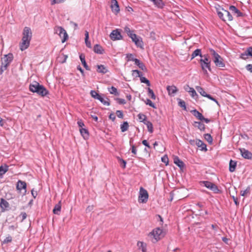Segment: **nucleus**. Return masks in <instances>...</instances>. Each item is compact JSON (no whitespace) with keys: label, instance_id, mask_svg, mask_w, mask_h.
Here are the masks:
<instances>
[{"label":"nucleus","instance_id":"e2e57ef3","mask_svg":"<svg viewBox=\"0 0 252 252\" xmlns=\"http://www.w3.org/2000/svg\"><path fill=\"white\" fill-rule=\"evenodd\" d=\"M246 68L248 71H250L251 73H252V64H247L246 66Z\"/></svg>","mask_w":252,"mask_h":252},{"label":"nucleus","instance_id":"69168bd1","mask_svg":"<svg viewBox=\"0 0 252 252\" xmlns=\"http://www.w3.org/2000/svg\"><path fill=\"white\" fill-rule=\"evenodd\" d=\"M20 216L22 217V220H25L27 218V214L25 213V212H22L20 214Z\"/></svg>","mask_w":252,"mask_h":252},{"label":"nucleus","instance_id":"2eb2a0df","mask_svg":"<svg viewBox=\"0 0 252 252\" xmlns=\"http://www.w3.org/2000/svg\"><path fill=\"white\" fill-rule=\"evenodd\" d=\"M240 150L241 155L244 158L248 159L252 158V153L251 152L244 148L240 149Z\"/></svg>","mask_w":252,"mask_h":252},{"label":"nucleus","instance_id":"13d9d810","mask_svg":"<svg viewBox=\"0 0 252 252\" xmlns=\"http://www.w3.org/2000/svg\"><path fill=\"white\" fill-rule=\"evenodd\" d=\"M138 66L142 70L147 71V68L143 63H141Z\"/></svg>","mask_w":252,"mask_h":252},{"label":"nucleus","instance_id":"09e8293b","mask_svg":"<svg viewBox=\"0 0 252 252\" xmlns=\"http://www.w3.org/2000/svg\"><path fill=\"white\" fill-rule=\"evenodd\" d=\"M178 104L181 107L183 108L184 109H185V110L186 109V103L184 100H182L181 99H179V102H178Z\"/></svg>","mask_w":252,"mask_h":252},{"label":"nucleus","instance_id":"c9c22d12","mask_svg":"<svg viewBox=\"0 0 252 252\" xmlns=\"http://www.w3.org/2000/svg\"><path fill=\"white\" fill-rule=\"evenodd\" d=\"M98 100H99L104 105L107 106L110 105L109 99L108 98H106V99H105L101 95H100V96L98 97Z\"/></svg>","mask_w":252,"mask_h":252},{"label":"nucleus","instance_id":"de8ad7c7","mask_svg":"<svg viewBox=\"0 0 252 252\" xmlns=\"http://www.w3.org/2000/svg\"><path fill=\"white\" fill-rule=\"evenodd\" d=\"M91 96L95 99H98V97L100 96V94L96 93L95 91H91L90 92Z\"/></svg>","mask_w":252,"mask_h":252},{"label":"nucleus","instance_id":"c756f323","mask_svg":"<svg viewBox=\"0 0 252 252\" xmlns=\"http://www.w3.org/2000/svg\"><path fill=\"white\" fill-rule=\"evenodd\" d=\"M151 1H152L154 4L158 8H162L164 5V3L163 2L162 0H149Z\"/></svg>","mask_w":252,"mask_h":252},{"label":"nucleus","instance_id":"f3484780","mask_svg":"<svg viewBox=\"0 0 252 252\" xmlns=\"http://www.w3.org/2000/svg\"><path fill=\"white\" fill-rule=\"evenodd\" d=\"M166 89L168 94L170 96H174L178 91L177 87L174 85L168 86L166 87Z\"/></svg>","mask_w":252,"mask_h":252},{"label":"nucleus","instance_id":"0e129e2a","mask_svg":"<svg viewBox=\"0 0 252 252\" xmlns=\"http://www.w3.org/2000/svg\"><path fill=\"white\" fill-rule=\"evenodd\" d=\"M64 0H53L52 1H51V4L53 5L55 3H60L62 2H63Z\"/></svg>","mask_w":252,"mask_h":252},{"label":"nucleus","instance_id":"0eeeda50","mask_svg":"<svg viewBox=\"0 0 252 252\" xmlns=\"http://www.w3.org/2000/svg\"><path fill=\"white\" fill-rule=\"evenodd\" d=\"M221 10L222 11H218V15L221 19L224 21L226 20L230 21L233 20V17L228 11L224 10L223 8H222Z\"/></svg>","mask_w":252,"mask_h":252},{"label":"nucleus","instance_id":"c03bdc74","mask_svg":"<svg viewBox=\"0 0 252 252\" xmlns=\"http://www.w3.org/2000/svg\"><path fill=\"white\" fill-rule=\"evenodd\" d=\"M140 80L141 83H145L147 84L148 86H150V82L149 80H148L147 78H146L144 77H143L142 75H141L140 77Z\"/></svg>","mask_w":252,"mask_h":252},{"label":"nucleus","instance_id":"c85d7f7f","mask_svg":"<svg viewBox=\"0 0 252 252\" xmlns=\"http://www.w3.org/2000/svg\"><path fill=\"white\" fill-rule=\"evenodd\" d=\"M8 170V166L5 164L0 166V177L2 176Z\"/></svg>","mask_w":252,"mask_h":252},{"label":"nucleus","instance_id":"ddd939ff","mask_svg":"<svg viewBox=\"0 0 252 252\" xmlns=\"http://www.w3.org/2000/svg\"><path fill=\"white\" fill-rule=\"evenodd\" d=\"M26 187L27 184L25 182L22 181L21 180H19L17 183L16 188L17 190L19 191H21L22 189L24 190V192H23L24 194H25L26 193Z\"/></svg>","mask_w":252,"mask_h":252},{"label":"nucleus","instance_id":"a878e982","mask_svg":"<svg viewBox=\"0 0 252 252\" xmlns=\"http://www.w3.org/2000/svg\"><path fill=\"white\" fill-rule=\"evenodd\" d=\"M192 114L196 117L198 120L200 121H202V119H204V117L202 114L198 111L197 110L194 109L191 111Z\"/></svg>","mask_w":252,"mask_h":252},{"label":"nucleus","instance_id":"4be33fe9","mask_svg":"<svg viewBox=\"0 0 252 252\" xmlns=\"http://www.w3.org/2000/svg\"><path fill=\"white\" fill-rule=\"evenodd\" d=\"M80 59L81 61V63L84 66V67L85 68V69L87 70H90V68L89 67V66L87 65L86 61H85V55L83 54H81L79 56Z\"/></svg>","mask_w":252,"mask_h":252},{"label":"nucleus","instance_id":"a18cd8bd","mask_svg":"<svg viewBox=\"0 0 252 252\" xmlns=\"http://www.w3.org/2000/svg\"><path fill=\"white\" fill-rule=\"evenodd\" d=\"M124 30L125 32L127 33L129 37L131 36L134 33L133 31L130 30V28L128 27H126Z\"/></svg>","mask_w":252,"mask_h":252},{"label":"nucleus","instance_id":"37998d69","mask_svg":"<svg viewBox=\"0 0 252 252\" xmlns=\"http://www.w3.org/2000/svg\"><path fill=\"white\" fill-rule=\"evenodd\" d=\"M137 117L140 121L143 122L144 124L145 121H147L146 120L147 118L146 116L143 114L140 113L138 115Z\"/></svg>","mask_w":252,"mask_h":252},{"label":"nucleus","instance_id":"9b49d317","mask_svg":"<svg viewBox=\"0 0 252 252\" xmlns=\"http://www.w3.org/2000/svg\"><path fill=\"white\" fill-rule=\"evenodd\" d=\"M129 37L132 39V41L134 42L135 44L137 47L143 48V42L142 41V38L140 37H138L136 34L133 33Z\"/></svg>","mask_w":252,"mask_h":252},{"label":"nucleus","instance_id":"393cba45","mask_svg":"<svg viewBox=\"0 0 252 252\" xmlns=\"http://www.w3.org/2000/svg\"><path fill=\"white\" fill-rule=\"evenodd\" d=\"M174 162L180 168H183L185 165L184 163L178 157L174 158Z\"/></svg>","mask_w":252,"mask_h":252},{"label":"nucleus","instance_id":"5fc2aeb1","mask_svg":"<svg viewBox=\"0 0 252 252\" xmlns=\"http://www.w3.org/2000/svg\"><path fill=\"white\" fill-rule=\"evenodd\" d=\"M132 72H133V73H132V75H134V73L136 74V76H138V77H139L141 75H142V73L140 71H139L138 70H132Z\"/></svg>","mask_w":252,"mask_h":252},{"label":"nucleus","instance_id":"6ab92c4d","mask_svg":"<svg viewBox=\"0 0 252 252\" xmlns=\"http://www.w3.org/2000/svg\"><path fill=\"white\" fill-rule=\"evenodd\" d=\"M229 10L234 14H236L237 17H241L243 16V13L240 12L235 6L231 5L229 7Z\"/></svg>","mask_w":252,"mask_h":252},{"label":"nucleus","instance_id":"864d4df0","mask_svg":"<svg viewBox=\"0 0 252 252\" xmlns=\"http://www.w3.org/2000/svg\"><path fill=\"white\" fill-rule=\"evenodd\" d=\"M116 114L118 118H121V119L123 118L124 115H123V112L122 111L117 110L116 112Z\"/></svg>","mask_w":252,"mask_h":252},{"label":"nucleus","instance_id":"2f4dec72","mask_svg":"<svg viewBox=\"0 0 252 252\" xmlns=\"http://www.w3.org/2000/svg\"><path fill=\"white\" fill-rule=\"evenodd\" d=\"M197 56H199L200 57H202V55L201 54V50L200 49H197L193 52V53L191 54V60H192Z\"/></svg>","mask_w":252,"mask_h":252},{"label":"nucleus","instance_id":"20e7f679","mask_svg":"<svg viewBox=\"0 0 252 252\" xmlns=\"http://www.w3.org/2000/svg\"><path fill=\"white\" fill-rule=\"evenodd\" d=\"M12 60L13 55L12 54L4 55V57L1 58L0 64V75L7 69V66L9 65Z\"/></svg>","mask_w":252,"mask_h":252},{"label":"nucleus","instance_id":"7ed1b4c3","mask_svg":"<svg viewBox=\"0 0 252 252\" xmlns=\"http://www.w3.org/2000/svg\"><path fill=\"white\" fill-rule=\"evenodd\" d=\"M199 63L204 74L208 75V71L207 69L211 71V60L209 59L208 55H204L202 56L201 59L199 61Z\"/></svg>","mask_w":252,"mask_h":252},{"label":"nucleus","instance_id":"052dcab7","mask_svg":"<svg viewBox=\"0 0 252 252\" xmlns=\"http://www.w3.org/2000/svg\"><path fill=\"white\" fill-rule=\"evenodd\" d=\"M77 124L80 128H83V127L84 126V124L81 120H80L77 122Z\"/></svg>","mask_w":252,"mask_h":252},{"label":"nucleus","instance_id":"bb28decb","mask_svg":"<svg viewBox=\"0 0 252 252\" xmlns=\"http://www.w3.org/2000/svg\"><path fill=\"white\" fill-rule=\"evenodd\" d=\"M193 126L197 127L201 131H204L205 129V125L200 122H194Z\"/></svg>","mask_w":252,"mask_h":252},{"label":"nucleus","instance_id":"680f3d73","mask_svg":"<svg viewBox=\"0 0 252 252\" xmlns=\"http://www.w3.org/2000/svg\"><path fill=\"white\" fill-rule=\"evenodd\" d=\"M131 147L130 150L131 151V153L134 155H136L137 153V151H136L135 146L134 145H131Z\"/></svg>","mask_w":252,"mask_h":252},{"label":"nucleus","instance_id":"aec40b11","mask_svg":"<svg viewBox=\"0 0 252 252\" xmlns=\"http://www.w3.org/2000/svg\"><path fill=\"white\" fill-rule=\"evenodd\" d=\"M251 56L252 57V47H249L248 48L244 53L241 54V57L242 59H245V56Z\"/></svg>","mask_w":252,"mask_h":252},{"label":"nucleus","instance_id":"39448f33","mask_svg":"<svg viewBox=\"0 0 252 252\" xmlns=\"http://www.w3.org/2000/svg\"><path fill=\"white\" fill-rule=\"evenodd\" d=\"M210 52L213 57V61L215 65L219 67H224L225 66V63L223 62V59L213 49H211Z\"/></svg>","mask_w":252,"mask_h":252},{"label":"nucleus","instance_id":"8fccbe9b","mask_svg":"<svg viewBox=\"0 0 252 252\" xmlns=\"http://www.w3.org/2000/svg\"><path fill=\"white\" fill-rule=\"evenodd\" d=\"M250 187H248L245 190L241 191L240 192V194L242 196H244L246 195L247 194L250 193Z\"/></svg>","mask_w":252,"mask_h":252},{"label":"nucleus","instance_id":"dca6fc26","mask_svg":"<svg viewBox=\"0 0 252 252\" xmlns=\"http://www.w3.org/2000/svg\"><path fill=\"white\" fill-rule=\"evenodd\" d=\"M112 11L113 13L117 14L120 11L119 6L116 0H112L111 6Z\"/></svg>","mask_w":252,"mask_h":252},{"label":"nucleus","instance_id":"7c9ffc66","mask_svg":"<svg viewBox=\"0 0 252 252\" xmlns=\"http://www.w3.org/2000/svg\"><path fill=\"white\" fill-rule=\"evenodd\" d=\"M237 163L235 161L230 160L229 162V171L230 172H233L235 170L236 167Z\"/></svg>","mask_w":252,"mask_h":252},{"label":"nucleus","instance_id":"b1692460","mask_svg":"<svg viewBox=\"0 0 252 252\" xmlns=\"http://www.w3.org/2000/svg\"><path fill=\"white\" fill-rule=\"evenodd\" d=\"M97 72L102 74H105L108 72V70L104 65L100 64L97 65Z\"/></svg>","mask_w":252,"mask_h":252},{"label":"nucleus","instance_id":"774afa93","mask_svg":"<svg viewBox=\"0 0 252 252\" xmlns=\"http://www.w3.org/2000/svg\"><path fill=\"white\" fill-rule=\"evenodd\" d=\"M109 118L110 119L112 120L113 121H114L116 119V117L113 113H111L109 116Z\"/></svg>","mask_w":252,"mask_h":252},{"label":"nucleus","instance_id":"f03ea898","mask_svg":"<svg viewBox=\"0 0 252 252\" xmlns=\"http://www.w3.org/2000/svg\"><path fill=\"white\" fill-rule=\"evenodd\" d=\"M29 89L32 92L36 93L41 96H44L49 94L47 90L36 81H34L30 85Z\"/></svg>","mask_w":252,"mask_h":252},{"label":"nucleus","instance_id":"a19ab883","mask_svg":"<svg viewBox=\"0 0 252 252\" xmlns=\"http://www.w3.org/2000/svg\"><path fill=\"white\" fill-rule=\"evenodd\" d=\"M148 94L152 99L155 100L156 96L154 94L153 91L150 88H148Z\"/></svg>","mask_w":252,"mask_h":252},{"label":"nucleus","instance_id":"ea45409f","mask_svg":"<svg viewBox=\"0 0 252 252\" xmlns=\"http://www.w3.org/2000/svg\"><path fill=\"white\" fill-rule=\"evenodd\" d=\"M108 90L111 94H114L116 96H118L119 95L117 89L113 86L111 87L110 88H108Z\"/></svg>","mask_w":252,"mask_h":252},{"label":"nucleus","instance_id":"4d7b16f0","mask_svg":"<svg viewBox=\"0 0 252 252\" xmlns=\"http://www.w3.org/2000/svg\"><path fill=\"white\" fill-rule=\"evenodd\" d=\"M206 97L208 98L209 99L214 101V102H215L218 105H219V103L218 102V101H217V100L216 99H215V98H214L213 97H212L211 95L208 94V95L206 96Z\"/></svg>","mask_w":252,"mask_h":252},{"label":"nucleus","instance_id":"79ce46f5","mask_svg":"<svg viewBox=\"0 0 252 252\" xmlns=\"http://www.w3.org/2000/svg\"><path fill=\"white\" fill-rule=\"evenodd\" d=\"M204 138L205 139V140L209 143V144H212V142H213V138L211 136V135L209 134V133H207V134H205L204 135Z\"/></svg>","mask_w":252,"mask_h":252},{"label":"nucleus","instance_id":"f257e3e1","mask_svg":"<svg viewBox=\"0 0 252 252\" xmlns=\"http://www.w3.org/2000/svg\"><path fill=\"white\" fill-rule=\"evenodd\" d=\"M32 36V32L31 29L29 27H25L23 30L22 42L20 45V49L22 51H24L29 47Z\"/></svg>","mask_w":252,"mask_h":252},{"label":"nucleus","instance_id":"cd10ccee","mask_svg":"<svg viewBox=\"0 0 252 252\" xmlns=\"http://www.w3.org/2000/svg\"><path fill=\"white\" fill-rule=\"evenodd\" d=\"M61 210V202L59 201V202L57 204L53 210L54 214L59 215Z\"/></svg>","mask_w":252,"mask_h":252},{"label":"nucleus","instance_id":"4c0bfd02","mask_svg":"<svg viewBox=\"0 0 252 252\" xmlns=\"http://www.w3.org/2000/svg\"><path fill=\"white\" fill-rule=\"evenodd\" d=\"M129 127L128 124L127 122H124L121 125V131L124 132L127 130Z\"/></svg>","mask_w":252,"mask_h":252},{"label":"nucleus","instance_id":"338daca9","mask_svg":"<svg viewBox=\"0 0 252 252\" xmlns=\"http://www.w3.org/2000/svg\"><path fill=\"white\" fill-rule=\"evenodd\" d=\"M142 144L149 148H151L150 146L149 145V143H148V142L146 140H143Z\"/></svg>","mask_w":252,"mask_h":252},{"label":"nucleus","instance_id":"72a5a7b5","mask_svg":"<svg viewBox=\"0 0 252 252\" xmlns=\"http://www.w3.org/2000/svg\"><path fill=\"white\" fill-rule=\"evenodd\" d=\"M185 90L190 93V95L192 97H194L195 96L197 95L196 91L193 88L190 87L188 85L187 88H185Z\"/></svg>","mask_w":252,"mask_h":252},{"label":"nucleus","instance_id":"f704fd0d","mask_svg":"<svg viewBox=\"0 0 252 252\" xmlns=\"http://www.w3.org/2000/svg\"><path fill=\"white\" fill-rule=\"evenodd\" d=\"M137 245L139 249H141L142 252H146V244L144 242L138 241Z\"/></svg>","mask_w":252,"mask_h":252},{"label":"nucleus","instance_id":"49530a36","mask_svg":"<svg viewBox=\"0 0 252 252\" xmlns=\"http://www.w3.org/2000/svg\"><path fill=\"white\" fill-rule=\"evenodd\" d=\"M144 102L147 105H148L150 106H151L154 108H156L155 104L154 103H153L152 101L150 99L147 98L146 100H144Z\"/></svg>","mask_w":252,"mask_h":252},{"label":"nucleus","instance_id":"5701e85b","mask_svg":"<svg viewBox=\"0 0 252 252\" xmlns=\"http://www.w3.org/2000/svg\"><path fill=\"white\" fill-rule=\"evenodd\" d=\"M94 51L95 53L102 54L104 52V50L100 45L95 44L94 47Z\"/></svg>","mask_w":252,"mask_h":252},{"label":"nucleus","instance_id":"bf43d9fd","mask_svg":"<svg viewBox=\"0 0 252 252\" xmlns=\"http://www.w3.org/2000/svg\"><path fill=\"white\" fill-rule=\"evenodd\" d=\"M12 241V237L10 236L6 237L3 241V243H8Z\"/></svg>","mask_w":252,"mask_h":252},{"label":"nucleus","instance_id":"412c9836","mask_svg":"<svg viewBox=\"0 0 252 252\" xmlns=\"http://www.w3.org/2000/svg\"><path fill=\"white\" fill-rule=\"evenodd\" d=\"M79 131L84 139L86 140L89 138V133L88 130L87 129L85 128H80Z\"/></svg>","mask_w":252,"mask_h":252},{"label":"nucleus","instance_id":"a211bd4d","mask_svg":"<svg viewBox=\"0 0 252 252\" xmlns=\"http://www.w3.org/2000/svg\"><path fill=\"white\" fill-rule=\"evenodd\" d=\"M195 144L200 148V150L201 151H207V149L206 145L201 140L199 139H196L195 141Z\"/></svg>","mask_w":252,"mask_h":252},{"label":"nucleus","instance_id":"6e6552de","mask_svg":"<svg viewBox=\"0 0 252 252\" xmlns=\"http://www.w3.org/2000/svg\"><path fill=\"white\" fill-rule=\"evenodd\" d=\"M148 191L143 188L141 187L139 190V195L138 196V201L140 203H145L148 199Z\"/></svg>","mask_w":252,"mask_h":252},{"label":"nucleus","instance_id":"e433bc0d","mask_svg":"<svg viewBox=\"0 0 252 252\" xmlns=\"http://www.w3.org/2000/svg\"><path fill=\"white\" fill-rule=\"evenodd\" d=\"M144 124L147 126L148 131L152 133L153 132V126L152 123L150 121H145Z\"/></svg>","mask_w":252,"mask_h":252},{"label":"nucleus","instance_id":"3c124183","mask_svg":"<svg viewBox=\"0 0 252 252\" xmlns=\"http://www.w3.org/2000/svg\"><path fill=\"white\" fill-rule=\"evenodd\" d=\"M161 161L163 163H165V164L167 165L168 164V158L166 155L164 156L163 157L161 158Z\"/></svg>","mask_w":252,"mask_h":252},{"label":"nucleus","instance_id":"423d86ee","mask_svg":"<svg viewBox=\"0 0 252 252\" xmlns=\"http://www.w3.org/2000/svg\"><path fill=\"white\" fill-rule=\"evenodd\" d=\"M55 33L59 34L62 39V43H64L68 39V34L65 30L62 27H56L55 29Z\"/></svg>","mask_w":252,"mask_h":252},{"label":"nucleus","instance_id":"58836bf2","mask_svg":"<svg viewBox=\"0 0 252 252\" xmlns=\"http://www.w3.org/2000/svg\"><path fill=\"white\" fill-rule=\"evenodd\" d=\"M196 89L202 96L206 97V96L208 95V94L206 93L204 89L201 87L197 86L196 87Z\"/></svg>","mask_w":252,"mask_h":252},{"label":"nucleus","instance_id":"473e14b6","mask_svg":"<svg viewBox=\"0 0 252 252\" xmlns=\"http://www.w3.org/2000/svg\"><path fill=\"white\" fill-rule=\"evenodd\" d=\"M85 41L86 45L87 47L91 48L92 47V46H91V42L89 40V32L87 31H85Z\"/></svg>","mask_w":252,"mask_h":252},{"label":"nucleus","instance_id":"4468645a","mask_svg":"<svg viewBox=\"0 0 252 252\" xmlns=\"http://www.w3.org/2000/svg\"><path fill=\"white\" fill-rule=\"evenodd\" d=\"M0 207L2 212H4L9 209V204L4 199L1 198L0 201Z\"/></svg>","mask_w":252,"mask_h":252},{"label":"nucleus","instance_id":"1a4fd4ad","mask_svg":"<svg viewBox=\"0 0 252 252\" xmlns=\"http://www.w3.org/2000/svg\"><path fill=\"white\" fill-rule=\"evenodd\" d=\"M163 231L159 227L156 228L154 229L152 232H150L149 235L153 236L155 239V242H157L159 240L161 237H163L162 235Z\"/></svg>","mask_w":252,"mask_h":252},{"label":"nucleus","instance_id":"603ef678","mask_svg":"<svg viewBox=\"0 0 252 252\" xmlns=\"http://www.w3.org/2000/svg\"><path fill=\"white\" fill-rule=\"evenodd\" d=\"M126 57L127 58V61H133L135 59V58H134L133 55L132 54H126Z\"/></svg>","mask_w":252,"mask_h":252},{"label":"nucleus","instance_id":"9d476101","mask_svg":"<svg viewBox=\"0 0 252 252\" xmlns=\"http://www.w3.org/2000/svg\"><path fill=\"white\" fill-rule=\"evenodd\" d=\"M201 184H203L207 188L213 191L215 193H219L220 192V190L218 189V187L213 183L206 181H202L201 182Z\"/></svg>","mask_w":252,"mask_h":252},{"label":"nucleus","instance_id":"f8f14e48","mask_svg":"<svg viewBox=\"0 0 252 252\" xmlns=\"http://www.w3.org/2000/svg\"><path fill=\"white\" fill-rule=\"evenodd\" d=\"M111 39L113 40L122 39L123 36L119 29L113 30L110 34Z\"/></svg>","mask_w":252,"mask_h":252},{"label":"nucleus","instance_id":"6e6d98bb","mask_svg":"<svg viewBox=\"0 0 252 252\" xmlns=\"http://www.w3.org/2000/svg\"><path fill=\"white\" fill-rule=\"evenodd\" d=\"M116 100L120 104H124L126 103V100L123 98H117Z\"/></svg>","mask_w":252,"mask_h":252}]
</instances>
